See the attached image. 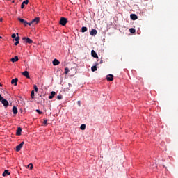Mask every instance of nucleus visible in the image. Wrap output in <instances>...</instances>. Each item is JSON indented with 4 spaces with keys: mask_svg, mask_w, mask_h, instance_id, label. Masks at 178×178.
Segmentation results:
<instances>
[{
    "mask_svg": "<svg viewBox=\"0 0 178 178\" xmlns=\"http://www.w3.org/2000/svg\"><path fill=\"white\" fill-rule=\"evenodd\" d=\"M17 81H19V79L17 78L13 79L11 81V84H14V86H17Z\"/></svg>",
    "mask_w": 178,
    "mask_h": 178,
    "instance_id": "nucleus-9",
    "label": "nucleus"
},
{
    "mask_svg": "<svg viewBox=\"0 0 178 178\" xmlns=\"http://www.w3.org/2000/svg\"><path fill=\"white\" fill-rule=\"evenodd\" d=\"M27 24H28V26H31V24H33L32 22H27L26 26H27Z\"/></svg>",
    "mask_w": 178,
    "mask_h": 178,
    "instance_id": "nucleus-31",
    "label": "nucleus"
},
{
    "mask_svg": "<svg viewBox=\"0 0 178 178\" xmlns=\"http://www.w3.org/2000/svg\"><path fill=\"white\" fill-rule=\"evenodd\" d=\"M17 35H19V33H17Z\"/></svg>",
    "mask_w": 178,
    "mask_h": 178,
    "instance_id": "nucleus-40",
    "label": "nucleus"
},
{
    "mask_svg": "<svg viewBox=\"0 0 178 178\" xmlns=\"http://www.w3.org/2000/svg\"><path fill=\"white\" fill-rule=\"evenodd\" d=\"M13 3H15V0L13 1Z\"/></svg>",
    "mask_w": 178,
    "mask_h": 178,
    "instance_id": "nucleus-38",
    "label": "nucleus"
},
{
    "mask_svg": "<svg viewBox=\"0 0 178 178\" xmlns=\"http://www.w3.org/2000/svg\"><path fill=\"white\" fill-rule=\"evenodd\" d=\"M80 129L81 130H86V124H81Z\"/></svg>",
    "mask_w": 178,
    "mask_h": 178,
    "instance_id": "nucleus-24",
    "label": "nucleus"
},
{
    "mask_svg": "<svg viewBox=\"0 0 178 178\" xmlns=\"http://www.w3.org/2000/svg\"><path fill=\"white\" fill-rule=\"evenodd\" d=\"M9 175H10V172H9V170H6L2 174V176L5 177V176H9Z\"/></svg>",
    "mask_w": 178,
    "mask_h": 178,
    "instance_id": "nucleus-16",
    "label": "nucleus"
},
{
    "mask_svg": "<svg viewBox=\"0 0 178 178\" xmlns=\"http://www.w3.org/2000/svg\"><path fill=\"white\" fill-rule=\"evenodd\" d=\"M44 124L45 125V126H47L48 125V120H47V119H44Z\"/></svg>",
    "mask_w": 178,
    "mask_h": 178,
    "instance_id": "nucleus-26",
    "label": "nucleus"
},
{
    "mask_svg": "<svg viewBox=\"0 0 178 178\" xmlns=\"http://www.w3.org/2000/svg\"><path fill=\"white\" fill-rule=\"evenodd\" d=\"M19 60V57L17 56H15L14 58H11V62L13 63H15V62H17Z\"/></svg>",
    "mask_w": 178,
    "mask_h": 178,
    "instance_id": "nucleus-13",
    "label": "nucleus"
},
{
    "mask_svg": "<svg viewBox=\"0 0 178 178\" xmlns=\"http://www.w3.org/2000/svg\"><path fill=\"white\" fill-rule=\"evenodd\" d=\"M11 37L12 38H16V34L13 33Z\"/></svg>",
    "mask_w": 178,
    "mask_h": 178,
    "instance_id": "nucleus-32",
    "label": "nucleus"
},
{
    "mask_svg": "<svg viewBox=\"0 0 178 178\" xmlns=\"http://www.w3.org/2000/svg\"><path fill=\"white\" fill-rule=\"evenodd\" d=\"M0 22H2V19H0Z\"/></svg>",
    "mask_w": 178,
    "mask_h": 178,
    "instance_id": "nucleus-39",
    "label": "nucleus"
},
{
    "mask_svg": "<svg viewBox=\"0 0 178 178\" xmlns=\"http://www.w3.org/2000/svg\"><path fill=\"white\" fill-rule=\"evenodd\" d=\"M129 31L131 34H134L136 33V29L134 28L129 29Z\"/></svg>",
    "mask_w": 178,
    "mask_h": 178,
    "instance_id": "nucleus-21",
    "label": "nucleus"
},
{
    "mask_svg": "<svg viewBox=\"0 0 178 178\" xmlns=\"http://www.w3.org/2000/svg\"><path fill=\"white\" fill-rule=\"evenodd\" d=\"M91 55L93 58H98V54H97V52H95V51L92 50L91 51Z\"/></svg>",
    "mask_w": 178,
    "mask_h": 178,
    "instance_id": "nucleus-12",
    "label": "nucleus"
},
{
    "mask_svg": "<svg viewBox=\"0 0 178 178\" xmlns=\"http://www.w3.org/2000/svg\"><path fill=\"white\" fill-rule=\"evenodd\" d=\"M33 88H34L35 92H38V88L37 87V85H34V86H33Z\"/></svg>",
    "mask_w": 178,
    "mask_h": 178,
    "instance_id": "nucleus-25",
    "label": "nucleus"
},
{
    "mask_svg": "<svg viewBox=\"0 0 178 178\" xmlns=\"http://www.w3.org/2000/svg\"><path fill=\"white\" fill-rule=\"evenodd\" d=\"M19 22H20V23H22V24H24V26H27V21L22 19V18H18Z\"/></svg>",
    "mask_w": 178,
    "mask_h": 178,
    "instance_id": "nucleus-11",
    "label": "nucleus"
},
{
    "mask_svg": "<svg viewBox=\"0 0 178 178\" xmlns=\"http://www.w3.org/2000/svg\"><path fill=\"white\" fill-rule=\"evenodd\" d=\"M22 76H24L26 77V79H30V75L29 74V72L27 71H24L22 72Z\"/></svg>",
    "mask_w": 178,
    "mask_h": 178,
    "instance_id": "nucleus-14",
    "label": "nucleus"
},
{
    "mask_svg": "<svg viewBox=\"0 0 178 178\" xmlns=\"http://www.w3.org/2000/svg\"><path fill=\"white\" fill-rule=\"evenodd\" d=\"M22 41H24L26 44H33V40L30 39L29 38L24 37L22 38Z\"/></svg>",
    "mask_w": 178,
    "mask_h": 178,
    "instance_id": "nucleus-2",
    "label": "nucleus"
},
{
    "mask_svg": "<svg viewBox=\"0 0 178 178\" xmlns=\"http://www.w3.org/2000/svg\"><path fill=\"white\" fill-rule=\"evenodd\" d=\"M2 99H3V97L2 95H1V94H0V101H1Z\"/></svg>",
    "mask_w": 178,
    "mask_h": 178,
    "instance_id": "nucleus-34",
    "label": "nucleus"
},
{
    "mask_svg": "<svg viewBox=\"0 0 178 178\" xmlns=\"http://www.w3.org/2000/svg\"><path fill=\"white\" fill-rule=\"evenodd\" d=\"M77 104H78L79 106H81V102H80V101H78V102H77Z\"/></svg>",
    "mask_w": 178,
    "mask_h": 178,
    "instance_id": "nucleus-35",
    "label": "nucleus"
},
{
    "mask_svg": "<svg viewBox=\"0 0 178 178\" xmlns=\"http://www.w3.org/2000/svg\"><path fill=\"white\" fill-rule=\"evenodd\" d=\"M1 103L3 104V106H5V108H8L9 106V102L5 99L1 100Z\"/></svg>",
    "mask_w": 178,
    "mask_h": 178,
    "instance_id": "nucleus-4",
    "label": "nucleus"
},
{
    "mask_svg": "<svg viewBox=\"0 0 178 178\" xmlns=\"http://www.w3.org/2000/svg\"><path fill=\"white\" fill-rule=\"evenodd\" d=\"M56 92H55V91H52L51 92V95L49 96V99H52V98H54L56 95Z\"/></svg>",
    "mask_w": 178,
    "mask_h": 178,
    "instance_id": "nucleus-17",
    "label": "nucleus"
},
{
    "mask_svg": "<svg viewBox=\"0 0 178 178\" xmlns=\"http://www.w3.org/2000/svg\"><path fill=\"white\" fill-rule=\"evenodd\" d=\"M62 98H63V97L62 96V95H59L57 96V99H62Z\"/></svg>",
    "mask_w": 178,
    "mask_h": 178,
    "instance_id": "nucleus-29",
    "label": "nucleus"
},
{
    "mask_svg": "<svg viewBox=\"0 0 178 178\" xmlns=\"http://www.w3.org/2000/svg\"><path fill=\"white\" fill-rule=\"evenodd\" d=\"M59 23L61 24V26H66V24L67 23V19L65 17H61Z\"/></svg>",
    "mask_w": 178,
    "mask_h": 178,
    "instance_id": "nucleus-1",
    "label": "nucleus"
},
{
    "mask_svg": "<svg viewBox=\"0 0 178 178\" xmlns=\"http://www.w3.org/2000/svg\"><path fill=\"white\" fill-rule=\"evenodd\" d=\"M36 112H37L38 113H39V115H42V111H40V110H38V109L36 110Z\"/></svg>",
    "mask_w": 178,
    "mask_h": 178,
    "instance_id": "nucleus-30",
    "label": "nucleus"
},
{
    "mask_svg": "<svg viewBox=\"0 0 178 178\" xmlns=\"http://www.w3.org/2000/svg\"><path fill=\"white\" fill-rule=\"evenodd\" d=\"M25 5H29V0H25L24 1H23L22 3V4H21V9H24Z\"/></svg>",
    "mask_w": 178,
    "mask_h": 178,
    "instance_id": "nucleus-5",
    "label": "nucleus"
},
{
    "mask_svg": "<svg viewBox=\"0 0 178 178\" xmlns=\"http://www.w3.org/2000/svg\"><path fill=\"white\" fill-rule=\"evenodd\" d=\"M38 22H40V17H36L31 21L33 24H37Z\"/></svg>",
    "mask_w": 178,
    "mask_h": 178,
    "instance_id": "nucleus-10",
    "label": "nucleus"
},
{
    "mask_svg": "<svg viewBox=\"0 0 178 178\" xmlns=\"http://www.w3.org/2000/svg\"><path fill=\"white\" fill-rule=\"evenodd\" d=\"M14 45H15V46L19 45V42H15L14 43Z\"/></svg>",
    "mask_w": 178,
    "mask_h": 178,
    "instance_id": "nucleus-33",
    "label": "nucleus"
},
{
    "mask_svg": "<svg viewBox=\"0 0 178 178\" xmlns=\"http://www.w3.org/2000/svg\"><path fill=\"white\" fill-rule=\"evenodd\" d=\"M97 33L98 32L96 29H92V31H90V35H97Z\"/></svg>",
    "mask_w": 178,
    "mask_h": 178,
    "instance_id": "nucleus-18",
    "label": "nucleus"
},
{
    "mask_svg": "<svg viewBox=\"0 0 178 178\" xmlns=\"http://www.w3.org/2000/svg\"><path fill=\"white\" fill-rule=\"evenodd\" d=\"M15 39L13 40V41H15V42H19V36L16 37V38H14Z\"/></svg>",
    "mask_w": 178,
    "mask_h": 178,
    "instance_id": "nucleus-28",
    "label": "nucleus"
},
{
    "mask_svg": "<svg viewBox=\"0 0 178 178\" xmlns=\"http://www.w3.org/2000/svg\"><path fill=\"white\" fill-rule=\"evenodd\" d=\"M0 87H2V83H0Z\"/></svg>",
    "mask_w": 178,
    "mask_h": 178,
    "instance_id": "nucleus-37",
    "label": "nucleus"
},
{
    "mask_svg": "<svg viewBox=\"0 0 178 178\" xmlns=\"http://www.w3.org/2000/svg\"><path fill=\"white\" fill-rule=\"evenodd\" d=\"M69 72H70L69 68L65 67V68L64 74H67L69 73Z\"/></svg>",
    "mask_w": 178,
    "mask_h": 178,
    "instance_id": "nucleus-23",
    "label": "nucleus"
},
{
    "mask_svg": "<svg viewBox=\"0 0 178 178\" xmlns=\"http://www.w3.org/2000/svg\"><path fill=\"white\" fill-rule=\"evenodd\" d=\"M106 79L108 81H113V75L112 74L107 75Z\"/></svg>",
    "mask_w": 178,
    "mask_h": 178,
    "instance_id": "nucleus-6",
    "label": "nucleus"
},
{
    "mask_svg": "<svg viewBox=\"0 0 178 178\" xmlns=\"http://www.w3.org/2000/svg\"><path fill=\"white\" fill-rule=\"evenodd\" d=\"M23 145H24V142H22L19 145L16 146V151L17 152H19L22 148H23Z\"/></svg>",
    "mask_w": 178,
    "mask_h": 178,
    "instance_id": "nucleus-3",
    "label": "nucleus"
},
{
    "mask_svg": "<svg viewBox=\"0 0 178 178\" xmlns=\"http://www.w3.org/2000/svg\"><path fill=\"white\" fill-rule=\"evenodd\" d=\"M97 66H98V63H96V65L92 66V67H91L92 72H97Z\"/></svg>",
    "mask_w": 178,
    "mask_h": 178,
    "instance_id": "nucleus-20",
    "label": "nucleus"
},
{
    "mask_svg": "<svg viewBox=\"0 0 178 178\" xmlns=\"http://www.w3.org/2000/svg\"><path fill=\"white\" fill-rule=\"evenodd\" d=\"M31 166H30V169H33V164H30Z\"/></svg>",
    "mask_w": 178,
    "mask_h": 178,
    "instance_id": "nucleus-36",
    "label": "nucleus"
},
{
    "mask_svg": "<svg viewBox=\"0 0 178 178\" xmlns=\"http://www.w3.org/2000/svg\"><path fill=\"white\" fill-rule=\"evenodd\" d=\"M31 98H34V90H32V91L31 92Z\"/></svg>",
    "mask_w": 178,
    "mask_h": 178,
    "instance_id": "nucleus-27",
    "label": "nucleus"
},
{
    "mask_svg": "<svg viewBox=\"0 0 178 178\" xmlns=\"http://www.w3.org/2000/svg\"><path fill=\"white\" fill-rule=\"evenodd\" d=\"M13 112L14 115H17V106H13Z\"/></svg>",
    "mask_w": 178,
    "mask_h": 178,
    "instance_id": "nucleus-19",
    "label": "nucleus"
},
{
    "mask_svg": "<svg viewBox=\"0 0 178 178\" xmlns=\"http://www.w3.org/2000/svg\"><path fill=\"white\" fill-rule=\"evenodd\" d=\"M17 136H22V128L18 127L17 132H16Z\"/></svg>",
    "mask_w": 178,
    "mask_h": 178,
    "instance_id": "nucleus-15",
    "label": "nucleus"
},
{
    "mask_svg": "<svg viewBox=\"0 0 178 178\" xmlns=\"http://www.w3.org/2000/svg\"><path fill=\"white\" fill-rule=\"evenodd\" d=\"M130 17L131 20H137L138 19V17L136 14H131Z\"/></svg>",
    "mask_w": 178,
    "mask_h": 178,
    "instance_id": "nucleus-7",
    "label": "nucleus"
},
{
    "mask_svg": "<svg viewBox=\"0 0 178 178\" xmlns=\"http://www.w3.org/2000/svg\"><path fill=\"white\" fill-rule=\"evenodd\" d=\"M87 30H88V29L86 26H83V27L81 28V32L82 33H86V31H87Z\"/></svg>",
    "mask_w": 178,
    "mask_h": 178,
    "instance_id": "nucleus-22",
    "label": "nucleus"
},
{
    "mask_svg": "<svg viewBox=\"0 0 178 178\" xmlns=\"http://www.w3.org/2000/svg\"><path fill=\"white\" fill-rule=\"evenodd\" d=\"M0 38H2V37L0 36Z\"/></svg>",
    "mask_w": 178,
    "mask_h": 178,
    "instance_id": "nucleus-42",
    "label": "nucleus"
},
{
    "mask_svg": "<svg viewBox=\"0 0 178 178\" xmlns=\"http://www.w3.org/2000/svg\"><path fill=\"white\" fill-rule=\"evenodd\" d=\"M60 62L59 60H58V59L55 58L54 60H53V65L54 66H58V65H60Z\"/></svg>",
    "mask_w": 178,
    "mask_h": 178,
    "instance_id": "nucleus-8",
    "label": "nucleus"
},
{
    "mask_svg": "<svg viewBox=\"0 0 178 178\" xmlns=\"http://www.w3.org/2000/svg\"><path fill=\"white\" fill-rule=\"evenodd\" d=\"M100 63H102V60L100 61Z\"/></svg>",
    "mask_w": 178,
    "mask_h": 178,
    "instance_id": "nucleus-41",
    "label": "nucleus"
}]
</instances>
